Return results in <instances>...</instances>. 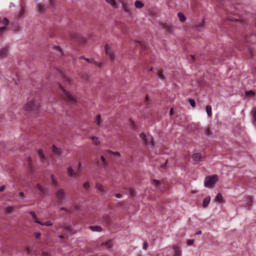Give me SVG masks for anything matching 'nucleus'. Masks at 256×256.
Returning <instances> with one entry per match:
<instances>
[{"mask_svg": "<svg viewBox=\"0 0 256 256\" xmlns=\"http://www.w3.org/2000/svg\"><path fill=\"white\" fill-rule=\"evenodd\" d=\"M218 180V176L216 174L207 176L204 180V186L206 188H212L215 185Z\"/></svg>", "mask_w": 256, "mask_h": 256, "instance_id": "1", "label": "nucleus"}, {"mask_svg": "<svg viewBox=\"0 0 256 256\" xmlns=\"http://www.w3.org/2000/svg\"><path fill=\"white\" fill-rule=\"evenodd\" d=\"M66 196L65 190L62 188H59L56 193V198L58 203L62 204L64 202V198Z\"/></svg>", "mask_w": 256, "mask_h": 256, "instance_id": "2", "label": "nucleus"}, {"mask_svg": "<svg viewBox=\"0 0 256 256\" xmlns=\"http://www.w3.org/2000/svg\"><path fill=\"white\" fill-rule=\"evenodd\" d=\"M38 104L34 101L30 102L24 106V108L30 112H34L38 110Z\"/></svg>", "mask_w": 256, "mask_h": 256, "instance_id": "3", "label": "nucleus"}, {"mask_svg": "<svg viewBox=\"0 0 256 256\" xmlns=\"http://www.w3.org/2000/svg\"><path fill=\"white\" fill-rule=\"evenodd\" d=\"M62 90L64 93L65 96L64 98L68 102L69 104H74L76 102V99L74 97L70 92L66 91L64 88H62Z\"/></svg>", "mask_w": 256, "mask_h": 256, "instance_id": "4", "label": "nucleus"}, {"mask_svg": "<svg viewBox=\"0 0 256 256\" xmlns=\"http://www.w3.org/2000/svg\"><path fill=\"white\" fill-rule=\"evenodd\" d=\"M104 48L106 55L109 60L111 61L114 60L115 59V55L112 48H110L108 44L105 45Z\"/></svg>", "mask_w": 256, "mask_h": 256, "instance_id": "5", "label": "nucleus"}, {"mask_svg": "<svg viewBox=\"0 0 256 256\" xmlns=\"http://www.w3.org/2000/svg\"><path fill=\"white\" fill-rule=\"evenodd\" d=\"M122 8L123 10L128 14L130 15L132 14V12L130 10V6L128 3H122Z\"/></svg>", "mask_w": 256, "mask_h": 256, "instance_id": "6", "label": "nucleus"}, {"mask_svg": "<svg viewBox=\"0 0 256 256\" xmlns=\"http://www.w3.org/2000/svg\"><path fill=\"white\" fill-rule=\"evenodd\" d=\"M202 156V154L200 152H197L193 154L192 156V160L194 162H200V161L201 158Z\"/></svg>", "mask_w": 256, "mask_h": 256, "instance_id": "7", "label": "nucleus"}, {"mask_svg": "<svg viewBox=\"0 0 256 256\" xmlns=\"http://www.w3.org/2000/svg\"><path fill=\"white\" fill-rule=\"evenodd\" d=\"M67 172H68V175L69 176L72 177V178H75L76 172H74V169L72 168V166H70L68 167L67 168Z\"/></svg>", "mask_w": 256, "mask_h": 256, "instance_id": "8", "label": "nucleus"}, {"mask_svg": "<svg viewBox=\"0 0 256 256\" xmlns=\"http://www.w3.org/2000/svg\"><path fill=\"white\" fill-rule=\"evenodd\" d=\"M102 245L104 246L107 250H110L112 248V240H109L105 242H103Z\"/></svg>", "mask_w": 256, "mask_h": 256, "instance_id": "9", "label": "nucleus"}, {"mask_svg": "<svg viewBox=\"0 0 256 256\" xmlns=\"http://www.w3.org/2000/svg\"><path fill=\"white\" fill-rule=\"evenodd\" d=\"M210 196H206L203 200V202H202L203 208H206L208 206V205L210 202Z\"/></svg>", "mask_w": 256, "mask_h": 256, "instance_id": "10", "label": "nucleus"}, {"mask_svg": "<svg viewBox=\"0 0 256 256\" xmlns=\"http://www.w3.org/2000/svg\"><path fill=\"white\" fill-rule=\"evenodd\" d=\"M172 248L175 252L174 256H182V250L178 246H174Z\"/></svg>", "mask_w": 256, "mask_h": 256, "instance_id": "11", "label": "nucleus"}, {"mask_svg": "<svg viewBox=\"0 0 256 256\" xmlns=\"http://www.w3.org/2000/svg\"><path fill=\"white\" fill-rule=\"evenodd\" d=\"M215 200L220 203H224V200L222 196L220 193H218L215 198Z\"/></svg>", "mask_w": 256, "mask_h": 256, "instance_id": "12", "label": "nucleus"}, {"mask_svg": "<svg viewBox=\"0 0 256 256\" xmlns=\"http://www.w3.org/2000/svg\"><path fill=\"white\" fill-rule=\"evenodd\" d=\"M34 222L39 224L42 226H50L52 224V222L49 220H48L44 222H40L38 220H34Z\"/></svg>", "mask_w": 256, "mask_h": 256, "instance_id": "13", "label": "nucleus"}, {"mask_svg": "<svg viewBox=\"0 0 256 256\" xmlns=\"http://www.w3.org/2000/svg\"><path fill=\"white\" fill-rule=\"evenodd\" d=\"M52 150L57 156H60L61 154L60 150L54 145H53L52 146Z\"/></svg>", "mask_w": 256, "mask_h": 256, "instance_id": "14", "label": "nucleus"}, {"mask_svg": "<svg viewBox=\"0 0 256 256\" xmlns=\"http://www.w3.org/2000/svg\"><path fill=\"white\" fill-rule=\"evenodd\" d=\"M90 228L93 232H101L102 230V228L100 226H90Z\"/></svg>", "mask_w": 256, "mask_h": 256, "instance_id": "15", "label": "nucleus"}, {"mask_svg": "<svg viewBox=\"0 0 256 256\" xmlns=\"http://www.w3.org/2000/svg\"><path fill=\"white\" fill-rule=\"evenodd\" d=\"M206 114L208 116H212V106L210 105H207L206 106Z\"/></svg>", "mask_w": 256, "mask_h": 256, "instance_id": "16", "label": "nucleus"}, {"mask_svg": "<svg viewBox=\"0 0 256 256\" xmlns=\"http://www.w3.org/2000/svg\"><path fill=\"white\" fill-rule=\"evenodd\" d=\"M90 138L92 140L93 143L95 145L98 146L100 144V142L98 137L92 136H90Z\"/></svg>", "mask_w": 256, "mask_h": 256, "instance_id": "17", "label": "nucleus"}, {"mask_svg": "<svg viewBox=\"0 0 256 256\" xmlns=\"http://www.w3.org/2000/svg\"><path fill=\"white\" fill-rule=\"evenodd\" d=\"M134 6L136 8H140L144 6V4L141 1L136 0L134 2Z\"/></svg>", "mask_w": 256, "mask_h": 256, "instance_id": "18", "label": "nucleus"}, {"mask_svg": "<svg viewBox=\"0 0 256 256\" xmlns=\"http://www.w3.org/2000/svg\"><path fill=\"white\" fill-rule=\"evenodd\" d=\"M96 188L99 190L100 192H104L105 188L98 183L96 184Z\"/></svg>", "mask_w": 256, "mask_h": 256, "instance_id": "19", "label": "nucleus"}, {"mask_svg": "<svg viewBox=\"0 0 256 256\" xmlns=\"http://www.w3.org/2000/svg\"><path fill=\"white\" fill-rule=\"evenodd\" d=\"M38 9L39 12L42 14L45 12V7L43 4H39L38 6Z\"/></svg>", "mask_w": 256, "mask_h": 256, "instance_id": "20", "label": "nucleus"}, {"mask_svg": "<svg viewBox=\"0 0 256 256\" xmlns=\"http://www.w3.org/2000/svg\"><path fill=\"white\" fill-rule=\"evenodd\" d=\"M156 76L158 79H164L165 78L164 74L160 72L155 73Z\"/></svg>", "mask_w": 256, "mask_h": 256, "instance_id": "21", "label": "nucleus"}, {"mask_svg": "<svg viewBox=\"0 0 256 256\" xmlns=\"http://www.w3.org/2000/svg\"><path fill=\"white\" fill-rule=\"evenodd\" d=\"M178 16L180 22H184L186 21V18L183 14L179 12L178 14Z\"/></svg>", "mask_w": 256, "mask_h": 256, "instance_id": "22", "label": "nucleus"}, {"mask_svg": "<svg viewBox=\"0 0 256 256\" xmlns=\"http://www.w3.org/2000/svg\"><path fill=\"white\" fill-rule=\"evenodd\" d=\"M7 50L5 48H2L0 50V57L3 58L4 56H5L7 54Z\"/></svg>", "mask_w": 256, "mask_h": 256, "instance_id": "23", "label": "nucleus"}, {"mask_svg": "<svg viewBox=\"0 0 256 256\" xmlns=\"http://www.w3.org/2000/svg\"><path fill=\"white\" fill-rule=\"evenodd\" d=\"M252 118H253V123L254 125L256 126V109L252 111Z\"/></svg>", "mask_w": 256, "mask_h": 256, "instance_id": "24", "label": "nucleus"}, {"mask_svg": "<svg viewBox=\"0 0 256 256\" xmlns=\"http://www.w3.org/2000/svg\"><path fill=\"white\" fill-rule=\"evenodd\" d=\"M152 183L156 187H157L160 184V181L154 179L152 180Z\"/></svg>", "mask_w": 256, "mask_h": 256, "instance_id": "25", "label": "nucleus"}, {"mask_svg": "<svg viewBox=\"0 0 256 256\" xmlns=\"http://www.w3.org/2000/svg\"><path fill=\"white\" fill-rule=\"evenodd\" d=\"M107 2L109 3L112 6L114 7L116 5L115 0H105Z\"/></svg>", "mask_w": 256, "mask_h": 256, "instance_id": "26", "label": "nucleus"}, {"mask_svg": "<svg viewBox=\"0 0 256 256\" xmlns=\"http://www.w3.org/2000/svg\"><path fill=\"white\" fill-rule=\"evenodd\" d=\"M100 118L101 117L100 114H98L96 116L95 122L98 126L100 125Z\"/></svg>", "mask_w": 256, "mask_h": 256, "instance_id": "27", "label": "nucleus"}, {"mask_svg": "<svg viewBox=\"0 0 256 256\" xmlns=\"http://www.w3.org/2000/svg\"><path fill=\"white\" fill-rule=\"evenodd\" d=\"M140 136L142 140H144L146 143L148 142V140H146V135L144 132H141L140 134Z\"/></svg>", "mask_w": 256, "mask_h": 256, "instance_id": "28", "label": "nucleus"}, {"mask_svg": "<svg viewBox=\"0 0 256 256\" xmlns=\"http://www.w3.org/2000/svg\"><path fill=\"white\" fill-rule=\"evenodd\" d=\"M113 154L116 155H120V153L118 152H112V150H108L105 152L106 154Z\"/></svg>", "mask_w": 256, "mask_h": 256, "instance_id": "29", "label": "nucleus"}, {"mask_svg": "<svg viewBox=\"0 0 256 256\" xmlns=\"http://www.w3.org/2000/svg\"><path fill=\"white\" fill-rule=\"evenodd\" d=\"M83 187L86 190H88L90 188V182H84L83 184Z\"/></svg>", "mask_w": 256, "mask_h": 256, "instance_id": "30", "label": "nucleus"}, {"mask_svg": "<svg viewBox=\"0 0 256 256\" xmlns=\"http://www.w3.org/2000/svg\"><path fill=\"white\" fill-rule=\"evenodd\" d=\"M52 184L54 185H58V180L54 178V176L53 174L52 175Z\"/></svg>", "mask_w": 256, "mask_h": 256, "instance_id": "31", "label": "nucleus"}, {"mask_svg": "<svg viewBox=\"0 0 256 256\" xmlns=\"http://www.w3.org/2000/svg\"><path fill=\"white\" fill-rule=\"evenodd\" d=\"M38 152L41 158H42L43 159L44 158L45 156L42 150H40V149L38 150Z\"/></svg>", "mask_w": 256, "mask_h": 256, "instance_id": "32", "label": "nucleus"}, {"mask_svg": "<svg viewBox=\"0 0 256 256\" xmlns=\"http://www.w3.org/2000/svg\"><path fill=\"white\" fill-rule=\"evenodd\" d=\"M100 159L102 160V162H103V163L102 164V166H104L106 164H108V162L106 160L104 156H100Z\"/></svg>", "mask_w": 256, "mask_h": 256, "instance_id": "33", "label": "nucleus"}, {"mask_svg": "<svg viewBox=\"0 0 256 256\" xmlns=\"http://www.w3.org/2000/svg\"><path fill=\"white\" fill-rule=\"evenodd\" d=\"M189 103L192 107L194 108L196 106V102L194 100L190 98L189 100Z\"/></svg>", "mask_w": 256, "mask_h": 256, "instance_id": "34", "label": "nucleus"}, {"mask_svg": "<svg viewBox=\"0 0 256 256\" xmlns=\"http://www.w3.org/2000/svg\"><path fill=\"white\" fill-rule=\"evenodd\" d=\"M37 188L39 190L42 192L44 191V188L42 186V185L40 184H38L36 185Z\"/></svg>", "mask_w": 256, "mask_h": 256, "instance_id": "35", "label": "nucleus"}, {"mask_svg": "<svg viewBox=\"0 0 256 256\" xmlns=\"http://www.w3.org/2000/svg\"><path fill=\"white\" fill-rule=\"evenodd\" d=\"M14 208L12 206H10L6 208V212H14Z\"/></svg>", "mask_w": 256, "mask_h": 256, "instance_id": "36", "label": "nucleus"}, {"mask_svg": "<svg viewBox=\"0 0 256 256\" xmlns=\"http://www.w3.org/2000/svg\"><path fill=\"white\" fill-rule=\"evenodd\" d=\"M2 23L5 24L6 26H8L9 24V20L7 18H3L2 20Z\"/></svg>", "mask_w": 256, "mask_h": 256, "instance_id": "37", "label": "nucleus"}, {"mask_svg": "<svg viewBox=\"0 0 256 256\" xmlns=\"http://www.w3.org/2000/svg\"><path fill=\"white\" fill-rule=\"evenodd\" d=\"M30 214L36 220H37L38 218L34 212H30Z\"/></svg>", "mask_w": 256, "mask_h": 256, "instance_id": "38", "label": "nucleus"}, {"mask_svg": "<svg viewBox=\"0 0 256 256\" xmlns=\"http://www.w3.org/2000/svg\"><path fill=\"white\" fill-rule=\"evenodd\" d=\"M246 94L247 95H251L252 96H254L255 92L253 90H248L246 92Z\"/></svg>", "mask_w": 256, "mask_h": 256, "instance_id": "39", "label": "nucleus"}, {"mask_svg": "<svg viewBox=\"0 0 256 256\" xmlns=\"http://www.w3.org/2000/svg\"><path fill=\"white\" fill-rule=\"evenodd\" d=\"M81 58L84 59L86 62H90V63H92V62L94 61L93 58L89 59V58H85L84 56H82Z\"/></svg>", "mask_w": 256, "mask_h": 256, "instance_id": "40", "label": "nucleus"}, {"mask_svg": "<svg viewBox=\"0 0 256 256\" xmlns=\"http://www.w3.org/2000/svg\"><path fill=\"white\" fill-rule=\"evenodd\" d=\"M194 242V240H187V244L188 246H191Z\"/></svg>", "mask_w": 256, "mask_h": 256, "instance_id": "41", "label": "nucleus"}, {"mask_svg": "<svg viewBox=\"0 0 256 256\" xmlns=\"http://www.w3.org/2000/svg\"><path fill=\"white\" fill-rule=\"evenodd\" d=\"M40 236H41V234L40 232H38L34 233V236L36 237V238H40Z\"/></svg>", "mask_w": 256, "mask_h": 256, "instance_id": "42", "label": "nucleus"}, {"mask_svg": "<svg viewBox=\"0 0 256 256\" xmlns=\"http://www.w3.org/2000/svg\"><path fill=\"white\" fill-rule=\"evenodd\" d=\"M6 29V26H2L0 27V36L2 35V32L3 30H5Z\"/></svg>", "mask_w": 256, "mask_h": 256, "instance_id": "43", "label": "nucleus"}, {"mask_svg": "<svg viewBox=\"0 0 256 256\" xmlns=\"http://www.w3.org/2000/svg\"><path fill=\"white\" fill-rule=\"evenodd\" d=\"M148 247V243L147 242L145 241L144 244V248L146 250Z\"/></svg>", "mask_w": 256, "mask_h": 256, "instance_id": "44", "label": "nucleus"}, {"mask_svg": "<svg viewBox=\"0 0 256 256\" xmlns=\"http://www.w3.org/2000/svg\"><path fill=\"white\" fill-rule=\"evenodd\" d=\"M6 188L5 186L3 185L0 187V192H2Z\"/></svg>", "mask_w": 256, "mask_h": 256, "instance_id": "45", "label": "nucleus"}, {"mask_svg": "<svg viewBox=\"0 0 256 256\" xmlns=\"http://www.w3.org/2000/svg\"><path fill=\"white\" fill-rule=\"evenodd\" d=\"M92 63H94V64H96V66H100V64L96 62H95L94 60V61L92 62Z\"/></svg>", "mask_w": 256, "mask_h": 256, "instance_id": "46", "label": "nucleus"}, {"mask_svg": "<svg viewBox=\"0 0 256 256\" xmlns=\"http://www.w3.org/2000/svg\"><path fill=\"white\" fill-rule=\"evenodd\" d=\"M115 196L117 198H120L121 197V194L120 193H118L116 194Z\"/></svg>", "mask_w": 256, "mask_h": 256, "instance_id": "47", "label": "nucleus"}, {"mask_svg": "<svg viewBox=\"0 0 256 256\" xmlns=\"http://www.w3.org/2000/svg\"><path fill=\"white\" fill-rule=\"evenodd\" d=\"M167 162H168V160H166V162H165V163H164V164H161L160 166H161L162 168H164V167H165V166H166V164Z\"/></svg>", "mask_w": 256, "mask_h": 256, "instance_id": "48", "label": "nucleus"}, {"mask_svg": "<svg viewBox=\"0 0 256 256\" xmlns=\"http://www.w3.org/2000/svg\"><path fill=\"white\" fill-rule=\"evenodd\" d=\"M206 132L208 135L210 134V130H209V128H206Z\"/></svg>", "mask_w": 256, "mask_h": 256, "instance_id": "49", "label": "nucleus"}, {"mask_svg": "<svg viewBox=\"0 0 256 256\" xmlns=\"http://www.w3.org/2000/svg\"><path fill=\"white\" fill-rule=\"evenodd\" d=\"M60 210H65V211H66V212L68 211V210L66 208H64V207H61L60 208Z\"/></svg>", "mask_w": 256, "mask_h": 256, "instance_id": "50", "label": "nucleus"}, {"mask_svg": "<svg viewBox=\"0 0 256 256\" xmlns=\"http://www.w3.org/2000/svg\"><path fill=\"white\" fill-rule=\"evenodd\" d=\"M56 50H58V51H60V52H62V48H61L60 47H59V46H56Z\"/></svg>", "mask_w": 256, "mask_h": 256, "instance_id": "51", "label": "nucleus"}, {"mask_svg": "<svg viewBox=\"0 0 256 256\" xmlns=\"http://www.w3.org/2000/svg\"><path fill=\"white\" fill-rule=\"evenodd\" d=\"M202 234V231L201 230H200L198 232L196 233L195 234Z\"/></svg>", "mask_w": 256, "mask_h": 256, "instance_id": "52", "label": "nucleus"}, {"mask_svg": "<svg viewBox=\"0 0 256 256\" xmlns=\"http://www.w3.org/2000/svg\"><path fill=\"white\" fill-rule=\"evenodd\" d=\"M198 192V190H193L192 191V194H194V193L197 192Z\"/></svg>", "mask_w": 256, "mask_h": 256, "instance_id": "53", "label": "nucleus"}, {"mask_svg": "<svg viewBox=\"0 0 256 256\" xmlns=\"http://www.w3.org/2000/svg\"><path fill=\"white\" fill-rule=\"evenodd\" d=\"M19 194L20 196H24V193L23 192H20L19 193Z\"/></svg>", "mask_w": 256, "mask_h": 256, "instance_id": "54", "label": "nucleus"}, {"mask_svg": "<svg viewBox=\"0 0 256 256\" xmlns=\"http://www.w3.org/2000/svg\"><path fill=\"white\" fill-rule=\"evenodd\" d=\"M28 161L30 162H32V158H30V157H29V158H28Z\"/></svg>", "mask_w": 256, "mask_h": 256, "instance_id": "55", "label": "nucleus"}, {"mask_svg": "<svg viewBox=\"0 0 256 256\" xmlns=\"http://www.w3.org/2000/svg\"><path fill=\"white\" fill-rule=\"evenodd\" d=\"M58 236L61 238H64V236L63 235H60Z\"/></svg>", "mask_w": 256, "mask_h": 256, "instance_id": "56", "label": "nucleus"}, {"mask_svg": "<svg viewBox=\"0 0 256 256\" xmlns=\"http://www.w3.org/2000/svg\"><path fill=\"white\" fill-rule=\"evenodd\" d=\"M170 31H172V28L171 26H170V28H169V30H168Z\"/></svg>", "mask_w": 256, "mask_h": 256, "instance_id": "57", "label": "nucleus"}, {"mask_svg": "<svg viewBox=\"0 0 256 256\" xmlns=\"http://www.w3.org/2000/svg\"><path fill=\"white\" fill-rule=\"evenodd\" d=\"M82 164L81 162H79L78 164V167L80 168Z\"/></svg>", "mask_w": 256, "mask_h": 256, "instance_id": "58", "label": "nucleus"}, {"mask_svg": "<svg viewBox=\"0 0 256 256\" xmlns=\"http://www.w3.org/2000/svg\"><path fill=\"white\" fill-rule=\"evenodd\" d=\"M153 70L152 68H150V71H152Z\"/></svg>", "mask_w": 256, "mask_h": 256, "instance_id": "59", "label": "nucleus"}, {"mask_svg": "<svg viewBox=\"0 0 256 256\" xmlns=\"http://www.w3.org/2000/svg\"><path fill=\"white\" fill-rule=\"evenodd\" d=\"M27 253H28V254H29V253H30L28 249V250H27Z\"/></svg>", "mask_w": 256, "mask_h": 256, "instance_id": "60", "label": "nucleus"}, {"mask_svg": "<svg viewBox=\"0 0 256 256\" xmlns=\"http://www.w3.org/2000/svg\"><path fill=\"white\" fill-rule=\"evenodd\" d=\"M172 110H173V109H172V108L171 110H170V112H172Z\"/></svg>", "mask_w": 256, "mask_h": 256, "instance_id": "61", "label": "nucleus"}, {"mask_svg": "<svg viewBox=\"0 0 256 256\" xmlns=\"http://www.w3.org/2000/svg\"><path fill=\"white\" fill-rule=\"evenodd\" d=\"M150 144H152V142H150V143H149Z\"/></svg>", "mask_w": 256, "mask_h": 256, "instance_id": "62", "label": "nucleus"}, {"mask_svg": "<svg viewBox=\"0 0 256 256\" xmlns=\"http://www.w3.org/2000/svg\"><path fill=\"white\" fill-rule=\"evenodd\" d=\"M130 195L132 196V192H130Z\"/></svg>", "mask_w": 256, "mask_h": 256, "instance_id": "63", "label": "nucleus"}]
</instances>
